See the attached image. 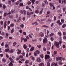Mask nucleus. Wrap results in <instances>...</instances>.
Segmentation results:
<instances>
[{"instance_id":"f257e3e1","label":"nucleus","mask_w":66,"mask_h":66,"mask_svg":"<svg viewBox=\"0 0 66 66\" xmlns=\"http://www.w3.org/2000/svg\"><path fill=\"white\" fill-rule=\"evenodd\" d=\"M54 45V46H56V47L58 48H60V46H59V42H55Z\"/></svg>"},{"instance_id":"f03ea898","label":"nucleus","mask_w":66,"mask_h":66,"mask_svg":"<svg viewBox=\"0 0 66 66\" xmlns=\"http://www.w3.org/2000/svg\"><path fill=\"white\" fill-rule=\"evenodd\" d=\"M36 61L37 62L40 63V62H42V60L41 59H40L39 57H38L36 59Z\"/></svg>"},{"instance_id":"7ed1b4c3","label":"nucleus","mask_w":66,"mask_h":66,"mask_svg":"<svg viewBox=\"0 0 66 66\" xmlns=\"http://www.w3.org/2000/svg\"><path fill=\"white\" fill-rule=\"evenodd\" d=\"M44 39L43 40V44H46L48 42V40L47 38H46L45 37H44Z\"/></svg>"},{"instance_id":"20e7f679","label":"nucleus","mask_w":66,"mask_h":66,"mask_svg":"<svg viewBox=\"0 0 66 66\" xmlns=\"http://www.w3.org/2000/svg\"><path fill=\"white\" fill-rule=\"evenodd\" d=\"M45 60H47L48 59H50V56L48 55H45Z\"/></svg>"},{"instance_id":"39448f33","label":"nucleus","mask_w":66,"mask_h":66,"mask_svg":"<svg viewBox=\"0 0 66 66\" xmlns=\"http://www.w3.org/2000/svg\"><path fill=\"white\" fill-rule=\"evenodd\" d=\"M5 23L4 25V30L6 29V26H7V24L6 23L7 22H6V21H5Z\"/></svg>"},{"instance_id":"423d86ee","label":"nucleus","mask_w":66,"mask_h":66,"mask_svg":"<svg viewBox=\"0 0 66 66\" xmlns=\"http://www.w3.org/2000/svg\"><path fill=\"white\" fill-rule=\"evenodd\" d=\"M34 35L33 33H31V34H29L28 35V36L30 38H32V36H34Z\"/></svg>"},{"instance_id":"0eeeda50","label":"nucleus","mask_w":66,"mask_h":66,"mask_svg":"<svg viewBox=\"0 0 66 66\" xmlns=\"http://www.w3.org/2000/svg\"><path fill=\"white\" fill-rule=\"evenodd\" d=\"M32 25L34 24V27H35L36 25L38 24V23H37V22H35L34 23H32Z\"/></svg>"},{"instance_id":"6e6552de","label":"nucleus","mask_w":66,"mask_h":66,"mask_svg":"<svg viewBox=\"0 0 66 66\" xmlns=\"http://www.w3.org/2000/svg\"><path fill=\"white\" fill-rule=\"evenodd\" d=\"M30 59L33 60V61H35V57H33V56H31L30 57Z\"/></svg>"},{"instance_id":"1a4fd4ad","label":"nucleus","mask_w":66,"mask_h":66,"mask_svg":"<svg viewBox=\"0 0 66 66\" xmlns=\"http://www.w3.org/2000/svg\"><path fill=\"white\" fill-rule=\"evenodd\" d=\"M39 35L40 36H41V37H43L44 36V33L43 32H40L39 34Z\"/></svg>"},{"instance_id":"9d476101","label":"nucleus","mask_w":66,"mask_h":66,"mask_svg":"<svg viewBox=\"0 0 66 66\" xmlns=\"http://www.w3.org/2000/svg\"><path fill=\"white\" fill-rule=\"evenodd\" d=\"M59 64L60 65H62L63 64V63L62 62V61L59 60Z\"/></svg>"},{"instance_id":"9b49d317","label":"nucleus","mask_w":66,"mask_h":66,"mask_svg":"<svg viewBox=\"0 0 66 66\" xmlns=\"http://www.w3.org/2000/svg\"><path fill=\"white\" fill-rule=\"evenodd\" d=\"M21 53V50H19L17 52V54H20Z\"/></svg>"},{"instance_id":"f8f14e48","label":"nucleus","mask_w":66,"mask_h":66,"mask_svg":"<svg viewBox=\"0 0 66 66\" xmlns=\"http://www.w3.org/2000/svg\"><path fill=\"white\" fill-rule=\"evenodd\" d=\"M15 25V24L14 23H12L10 25V26L11 27H14V26Z\"/></svg>"},{"instance_id":"ddd939ff","label":"nucleus","mask_w":66,"mask_h":66,"mask_svg":"<svg viewBox=\"0 0 66 66\" xmlns=\"http://www.w3.org/2000/svg\"><path fill=\"white\" fill-rule=\"evenodd\" d=\"M23 48L24 49H27V45L26 44H24L23 45Z\"/></svg>"},{"instance_id":"4468645a","label":"nucleus","mask_w":66,"mask_h":66,"mask_svg":"<svg viewBox=\"0 0 66 66\" xmlns=\"http://www.w3.org/2000/svg\"><path fill=\"white\" fill-rule=\"evenodd\" d=\"M47 35H45V37H48V36H49V35H48V34H49V31L47 30Z\"/></svg>"},{"instance_id":"2eb2a0df","label":"nucleus","mask_w":66,"mask_h":66,"mask_svg":"<svg viewBox=\"0 0 66 66\" xmlns=\"http://www.w3.org/2000/svg\"><path fill=\"white\" fill-rule=\"evenodd\" d=\"M35 52H36V53L37 54H39L40 53V52H39V51L38 50H37Z\"/></svg>"},{"instance_id":"dca6fc26","label":"nucleus","mask_w":66,"mask_h":66,"mask_svg":"<svg viewBox=\"0 0 66 66\" xmlns=\"http://www.w3.org/2000/svg\"><path fill=\"white\" fill-rule=\"evenodd\" d=\"M2 61L3 62H4V63H5L6 62V59L5 58H3Z\"/></svg>"},{"instance_id":"f3484780","label":"nucleus","mask_w":66,"mask_h":66,"mask_svg":"<svg viewBox=\"0 0 66 66\" xmlns=\"http://www.w3.org/2000/svg\"><path fill=\"white\" fill-rule=\"evenodd\" d=\"M8 4H9L10 5H11V4H12V2L10 0H9L8 1Z\"/></svg>"},{"instance_id":"a211bd4d","label":"nucleus","mask_w":66,"mask_h":66,"mask_svg":"<svg viewBox=\"0 0 66 66\" xmlns=\"http://www.w3.org/2000/svg\"><path fill=\"white\" fill-rule=\"evenodd\" d=\"M34 50V47H32L30 49L31 51H32L33 50Z\"/></svg>"},{"instance_id":"6ab92c4d","label":"nucleus","mask_w":66,"mask_h":66,"mask_svg":"<svg viewBox=\"0 0 66 66\" xmlns=\"http://www.w3.org/2000/svg\"><path fill=\"white\" fill-rule=\"evenodd\" d=\"M38 65L39 66H44V63H41L40 64H39Z\"/></svg>"},{"instance_id":"aec40b11","label":"nucleus","mask_w":66,"mask_h":66,"mask_svg":"<svg viewBox=\"0 0 66 66\" xmlns=\"http://www.w3.org/2000/svg\"><path fill=\"white\" fill-rule=\"evenodd\" d=\"M11 12L12 14H14V13H15V10L14 11L13 10H12L11 11Z\"/></svg>"},{"instance_id":"412c9836","label":"nucleus","mask_w":66,"mask_h":66,"mask_svg":"<svg viewBox=\"0 0 66 66\" xmlns=\"http://www.w3.org/2000/svg\"><path fill=\"white\" fill-rule=\"evenodd\" d=\"M14 51H15V49H12L11 50V53H13V52H14Z\"/></svg>"},{"instance_id":"4be33fe9","label":"nucleus","mask_w":66,"mask_h":66,"mask_svg":"<svg viewBox=\"0 0 66 66\" xmlns=\"http://www.w3.org/2000/svg\"><path fill=\"white\" fill-rule=\"evenodd\" d=\"M54 35V34L53 33H52L50 35V37H51L53 36Z\"/></svg>"},{"instance_id":"5701e85b","label":"nucleus","mask_w":66,"mask_h":66,"mask_svg":"<svg viewBox=\"0 0 66 66\" xmlns=\"http://www.w3.org/2000/svg\"><path fill=\"white\" fill-rule=\"evenodd\" d=\"M29 60H27L25 61V64H28L29 63Z\"/></svg>"},{"instance_id":"b1692460","label":"nucleus","mask_w":66,"mask_h":66,"mask_svg":"<svg viewBox=\"0 0 66 66\" xmlns=\"http://www.w3.org/2000/svg\"><path fill=\"white\" fill-rule=\"evenodd\" d=\"M50 6H53V4L52 3H50Z\"/></svg>"},{"instance_id":"393cba45","label":"nucleus","mask_w":66,"mask_h":66,"mask_svg":"<svg viewBox=\"0 0 66 66\" xmlns=\"http://www.w3.org/2000/svg\"><path fill=\"white\" fill-rule=\"evenodd\" d=\"M21 54L23 56H24V55H25V53L24 52H22Z\"/></svg>"},{"instance_id":"a878e982","label":"nucleus","mask_w":66,"mask_h":66,"mask_svg":"<svg viewBox=\"0 0 66 66\" xmlns=\"http://www.w3.org/2000/svg\"><path fill=\"white\" fill-rule=\"evenodd\" d=\"M14 32V30L13 29H12L11 31V33H13Z\"/></svg>"},{"instance_id":"bb28decb","label":"nucleus","mask_w":66,"mask_h":66,"mask_svg":"<svg viewBox=\"0 0 66 66\" xmlns=\"http://www.w3.org/2000/svg\"><path fill=\"white\" fill-rule=\"evenodd\" d=\"M58 34L59 36H62V33L60 31L58 32Z\"/></svg>"},{"instance_id":"cd10ccee","label":"nucleus","mask_w":66,"mask_h":66,"mask_svg":"<svg viewBox=\"0 0 66 66\" xmlns=\"http://www.w3.org/2000/svg\"><path fill=\"white\" fill-rule=\"evenodd\" d=\"M35 12L36 14H38V13H39V11L36 10L35 11Z\"/></svg>"},{"instance_id":"c85d7f7f","label":"nucleus","mask_w":66,"mask_h":66,"mask_svg":"<svg viewBox=\"0 0 66 66\" xmlns=\"http://www.w3.org/2000/svg\"><path fill=\"white\" fill-rule=\"evenodd\" d=\"M34 54L35 56H37V53H36L35 52H34Z\"/></svg>"},{"instance_id":"c756f323","label":"nucleus","mask_w":66,"mask_h":66,"mask_svg":"<svg viewBox=\"0 0 66 66\" xmlns=\"http://www.w3.org/2000/svg\"><path fill=\"white\" fill-rule=\"evenodd\" d=\"M66 24H63L62 26V27L63 28H65V27H66Z\"/></svg>"},{"instance_id":"7c9ffc66","label":"nucleus","mask_w":66,"mask_h":66,"mask_svg":"<svg viewBox=\"0 0 66 66\" xmlns=\"http://www.w3.org/2000/svg\"><path fill=\"white\" fill-rule=\"evenodd\" d=\"M26 51L27 52H29L30 51V50H29V48H28L26 49Z\"/></svg>"},{"instance_id":"2f4dec72","label":"nucleus","mask_w":66,"mask_h":66,"mask_svg":"<svg viewBox=\"0 0 66 66\" xmlns=\"http://www.w3.org/2000/svg\"><path fill=\"white\" fill-rule=\"evenodd\" d=\"M5 47H6L7 48H9V46L7 44H6L5 45Z\"/></svg>"},{"instance_id":"473e14b6","label":"nucleus","mask_w":66,"mask_h":66,"mask_svg":"<svg viewBox=\"0 0 66 66\" xmlns=\"http://www.w3.org/2000/svg\"><path fill=\"white\" fill-rule=\"evenodd\" d=\"M16 44H17V43L16 42H15L13 43V46H16Z\"/></svg>"},{"instance_id":"72a5a7b5","label":"nucleus","mask_w":66,"mask_h":66,"mask_svg":"<svg viewBox=\"0 0 66 66\" xmlns=\"http://www.w3.org/2000/svg\"><path fill=\"white\" fill-rule=\"evenodd\" d=\"M13 63H11V62H10V63L9 64V66H13Z\"/></svg>"},{"instance_id":"f704fd0d","label":"nucleus","mask_w":66,"mask_h":66,"mask_svg":"<svg viewBox=\"0 0 66 66\" xmlns=\"http://www.w3.org/2000/svg\"><path fill=\"white\" fill-rule=\"evenodd\" d=\"M42 27H45V28H48V26L46 25H43Z\"/></svg>"},{"instance_id":"c9c22d12","label":"nucleus","mask_w":66,"mask_h":66,"mask_svg":"<svg viewBox=\"0 0 66 66\" xmlns=\"http://www.w3.org/2000/svg\"><path fill=\"white\" fill-rule=\"evenodd\" d=\"M27 14L28 15H29V16H30L31 15V13L29 12H27Z\"/></svg>"},{"instance_id":"e433bc0d","label":"nucleus","mask_w":66,"mask_h":66,"mask_svg":"<svg viewBox=\"0 0 66 66\" xmlns=\"http://www.w3.org/2000/svg\"><path fill=\"white\" fill-rule=\"evenodd\" d=\"M20 3V2H19V1H18L16 3V5H18V4H19Z\"/></svg>"},{"instance_id":"4c0bfd02","label":"nucleus","mask_w":66,"mask_h":66,"mask_svg":"<svg viewBox=\"0 0 66 66\" xmlns=\"http://www.w3.org/2000/svg\"><path fill=\"white\" fill-rule=\"evenodd\" d=\"M51 40L52 41H53L54 40V38L53 37H51Z\"/></svg>"},{"instance_id":"58836bf2","label":"nucleus","mask_w":66,"mask_h":66,"mask_svg":"<svg viewBox=\"0 0 66 66\" xmlns=\"http://www.w3.org/2000/svg\"><path fill=\"white\" fill-rule=\"evenodd\" d=\"M1 25H3V24L4 23L2 21L1 22Z\"/></svg>"},{"instance_id":"ea45409f","label":"nucleus","mask_w":66,"mask_h":66,"mask_svg":"<svg viewBox=\"0 0 66 66\" xmlns=\"http://www.w3.org/2000/svg\"><path fill=\"white\" fill-rule=\"evenodd\" d=\"M54 54L55 55V54H57V51H55L54 52Z\"/></svg>"},{"instance_id":"a19ab883","label":"nucleus","mask_w":66,"mask_h":66,"mask_svg":"<svg viewBox=\"0 0 66 66\" xmlns=\"http://www.w3.org/2000/svg\"><path fill=\"white\" fill-rule=\"evenodd\" d=\"M5 52H8V51H9V48H7V49H6L5 50Z\"/></svg>"},{"instance_id":"79ce46f5","label":"nucleus","mask_w":66,"mask_h":66,"mask_svg":"<svg viewBox=\"0 0 66 66\" xmlns=\"http://www.w3.org/2000/svg\"><path fill=\"white\" fill-rule=\"evenodd\" d=\"M21 16H20L19 17L18 20H20V21L21 20Z\"/></svg>"},{"instance_id":"37998d69","label":"nucleus","mask_w":66,"mask_h":66,"mask_svg":"<svg viewBox=\"0 0 66 66\" xmlns=\"http://www.w3.org/2000/svg\"><path fill=\"white\" fill-rule=\"evenodd\" d=\"M61 22L62 23H64V20L63 19H62L61 20Z\"/></svg>"},{"instance_id":"c03bdc74","label":"nucleus","mask_w":66,"mask_h":66,"mask_svg":"<svg viewBox=\"0 0 66 66\" xmlns=\"http://www.w3.org/2000/svg\"><path fill=\"white\" fill-rule=\"evenodd\" d=\"M6 15H7V13H4V17H5V16H6Z\"/></svg>"},{"instance_id":"a18cd8bd","label":"nucleus","mask_w":66,"mask_h":66,"mask_svg":"<svg viewBox=\"0 0 66 66\" xmlns=\"http://www.w3.org/2000/svg\"><path fill=\"white\" fill-rule=\"evenodd\" d=\"M3 8L4 9H5V8H6V6L5 5H3Z\"/></svg>"},{"instance_id":"49530a36","label":"nucleus","mask_w":66,"mask_h":66,"mask_svg":"<svg viewBox=\"0 0 66 66\" xmlns=\"http://www.w3.org/2000/svg\"><path fill=\"white\" fill-rule=\"evenodd\" d=\"M47 65L48 66H50V64L49 62L47 63Z\"/></svg>"},{"instance_id":"de8ad7c7","label":"nucleus","mask_w":66,"mask_h":66,"mask_svg":"<svg viewBox=\"0 0 66 66\" xmlns=\"http://www.w3.org/2000/svg\"><path fill=\"white\" fill-rule=\"evenodd\" d=\"M40 56L41 57H42V58H43V57H44V56L43 55V54H41L40 55Z\"/></svg>"},{"instance_id":"09e8293b","label":"nucleus","mask_w":66,"mask_h":66,"mask_svg":"<svg viewBox=\"0 0 66 66\" xmlns=\"http://www.w3.org/2000/svg\"><path fill=\"white\" fill-rule=\"evenodd\" d=\"M23 34L24 35H27V33H26V32H23Z\"/></svg>"},{"instance_id":"8fccbe9b","label":"nucleus","mask_w":66,"mask_h":66,"mask_svg":"<svg viewBox=\"0 0 66 66\" xmlns=\"http://www.w3.org/2000/svg\"><path fill=\"white\" fill-rule=\"evenodd\" d=\"M50 12L49 11H48L47 13L46 14V15H50Z\"/></svg>"},{"instance_id":"3c124183","label":"nucleus","mask_w":66,"mask_h":66,"mask_svg":"<svg viewBox=\"0 0 66 66\" xmlns=\"http://www.w3.org/2000/svg\"><path fill=\"white\" fill-rule=\"evenodd\" d=\"M39 14L40 15H41V14H42V13H43V11L42 10L39 12Z\"/></svg>"},{"instance_id":"603ef678","label":"nucleus","mask_w":66,"mask_h":66,"mask_svg":"<svg viewBox=\"0 0 66 66\" xmlns=\"http://www.w3.org/2000/svg\"><path fill=\"white\" fill-rule=\"evenodd\" d=\"M21 60L22 62H23L25 61V59H21Z\"/></svg>"},{"instance_id":"864d4df0","label":"nucleus","mask_w":66,"mask_h":66,"mask_svg":"<svg viewBox=\"0 0 66 66\" xmlns=\"http://www.w3.org/2000/svg\"><path fill=\"white\" fill-rule=\"evenodd\" d=\"M31 4V2L30 1H29L28 2V5Z\"/></svg>"},{"instance_id":"5fc2aeb1","label":"nucleus","mask_w":66,"mask_h":66,"mask_svg":"<svg viewBox=\"0 0 66 66\" xmlns=\"http://www.w3.org/2000/svg\"><path fill=\"white\" fill-rule=\"evenodd\" d=\"M48 21L49 22H51L52 21V20L50 19H48Z\"/></svg>"},{"instance_id":"6e6d98bb","label":"nucleus","mask_w":66,"mask_h":66,"mask_svg":"<svg viewBox=\"0 0 66 66\" xmlns=\"http://www.w3.org/2000/svg\"><path fill=\"white\" fill-rule=\"evenodd\" d=\"M19 5L20 6H23V4L22 3H20V4Z\"/></svg>"},{"instance_id":"4d7b16f0","label":"nucleus","mask_w":66,"mask_h":66,"mask_svg":"<svg viewBox=\"0 0 66 66\" xmlns=\"http://www.w3.org/2000/svg\"><path fill=\"white\" fill-rule=\"evenodd\" d=\"M4 45V42L2 43L1 44V46H3Z\"/></svg>"},{"instance_id":"13d9d810","label":"nucleus","mask_w":66,"mask_h":66,"mask_svg":"<svg viewBox=\"0 0 66 66\" xmlns=\"http://www.w3.org/2000/svg\"><path fill=\"white\" fill-rule=\"evenodd\" d=\"M43 49L44 51H46V48L45 47H43Z\"/></svg>"},{"instance_id":"bf43d9fd","label":"nucleus","mask_w":66,"mask_h":66,"mask_svg":"<svg viewBox=\"0 0 66 66\" xmlns=\"http://www.w3.org/2000/svg\"><path fill=\"white\" fill-rule=\"evenodd\" d=\"M36 4H39V1H36Z\"/></svg>"},{"instance_id":"052dcab7","label":"nucleus","mask_w":66,"mask_h":66,"mask_svg":"<svg viewBox=\"0 0 66 66\" xmlns=\"http://www.w3.org/2000/svg\"><path fill=\"white\" fill-rule=\"evenodd\" d=\"M20 27L21 28H23L24 27V25L23 24H22L20 25Z\"/></svg>"},{"instance_id":"680f3d73","label":"nucleus","mask_w":66,"mask_h":66,"mask_svg":"<svg viewBox=\"0 0 66 66\" xmlns=\"http://www.w3.org/2000/svg\"><path fill=\"white\" fill-rule=\"evenodd\" d=\"M20 59V58H19V57H18L16 59V60L17 61H19Z\"/></svg>"},{"instance_id":"e2e57ef3","label":"nucleus","mask_w":66,"mask_h":66,"mask_svg":"<svg viewBox=\"0 0 66 66\" xmlns=\"http://www.w3.org/2000/svg\"><path fill=\"white\" fill-rule=\"evenodd\" d=\"M63 35H66V32H63Z\"/></svg>"},{"instance_id":"0e129e2a","label":"nucleus","mask_w":66,"mask_h":66,"mask_svg":"<svg viewBox=\"0 0 66 66\" xmlns=\"http://www.w3.org/2000/svg\"><path fill=\"white\" fill-rule=\"evenodd\" d=\"M28 40L27 38L24 39V42H27Z\"/></svg>"},{"instance_id":"69168bd1","label":"nucleus","mask_w":66,"mask_h":66,"mask_svg":"<svg viewBox=\"0 0 66 66\" xmlns=\"http://www.w3.org/2000/svg\"><path fill=\"white\" fill-rule=\"evenodd\" d=\"M65 10H66V8H64L63 9V12H65Z\"/></svg>"},{"instance_id":"338daca9","label":"nucleus","mask_w":66,"mask_h":66,"mask_svg":"<svg viewBox=\"0 0 66 66\" xmlns=\"http://www.w3.org/2000/svg\"><path fill=\"white\" fill-rule=\"evenodd\" d=\"M52 66H54V65H55V63H54V62H53L52 63Z\"/></svg>"},{"instance_id":"774afa93","label":"nucleus","mask_w":66,"mask_h":66,"mask_svg":"<svg viewBox=\"0 0 66 66\" xmlns=\"http://www.w3.org/2000/svg\"><path fill=\"white\" fill-rule=\"evenodd\" d=\"M63 38L64 39H66V36H64Z\"/></svg>"}]
</instances>
